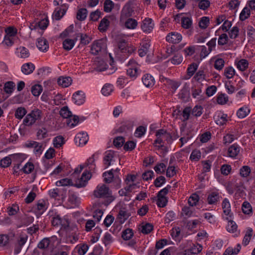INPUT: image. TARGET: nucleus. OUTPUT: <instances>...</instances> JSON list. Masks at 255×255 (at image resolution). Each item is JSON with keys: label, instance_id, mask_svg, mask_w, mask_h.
<instances>
[{"label": "nucleus", "instance_id": "nucleus-60", "mask_svg": "<svg viewBox=\"0 0 255 255\" xmlns=\"http://www.w3.org/2000/svg\"><path fill=\"white\" fill-rule=\"evenodd\" d=\"M5 32L6 33V36H9L12 37L17 33V29L13 26H9L5 28Z\"/></svg>", "mask_w": 255, "mask_h": 255}, {"label": "nucleus", "instance_id": "nucleus-35", "mask_svg": "<svg viewBox=\"0 0 255 255\" xmlns=\"http://www.w3.org/2000/svg\"><path fill=\"white\" fill-rule=\"evenodd\" d=\"M248 61L244 59H241L236 63L238 69L241 71H244L248 67Z\"/></svg>", "mask_w": 255, "mask_h": 255}, {"label": "nucleus", "instance_id": "nucleus-17", "mask_svg": "<svg viewBox=\"0 0 255 255\" xmlns=\"http://www.w3.org/2000/svg\"><path fill=\"white\" fill-rule=\"evenodd\" d=\"M37 48L41 51H47L49 48V44L47 40L44 37H40L37 39Z\"/></svg>", "mask_w": 255, "mask_h": 255}, {"label": "nucleus", "instance_id": "nucleus-26", "mask_svg": "<svg viewBox=\"0 0 255 255\" xmlns=\"http://www.w3.org/2000/svg\"><path fill=\"white\" fill-rule=\"evenodd\" d=\"M156 137V139L154 141L153 145L157 149H159L160 148H163L162 149L163 150V153H166L167 152V148L166 147L164 146V139L160 137Z\"/></svg>", "mask_w": 255, "mask_h": 255}, {"label": "nucleus", "instance_id": "nucleus-3", "mask_svg": "<svg viewBox=\"0 0 255 255\" xmlns=\"http://www.w3.org/2000/svg\"><path fill=\"white\" fill-rule=\"evenodd\" d=\"M42 112L40 110L38 109L33 110L24 119L23 124L25 126H31L37 121L40 120Z\"/></svg>", "mask_w": 255, "mask_h": 255}, {"label": "nucleus", "instance_id": "nucleus-24", "mask_svg": "<svg viewBox=\"0 0 255 255\" xmlns=\"http://www.w3.org/2000/svg\"><path fill=\"white\" fill-rule=\"evenodd\" d=\"M240 150V147L237 144H234L229 148L228 155L231 157H236L239 153Z\"/></svg>", "mask_w": 255, "mask_h": 255}, {"label": "nucleus", "instance_id": "nucleus-57", "mask_svg": "<svg viewBox=\"0 0 255 255\" xmlns=\"http://www.w3.org/2000/svg\"><path fill=\"white\" fill-rule=\"evenodd\" d=\"M141 232L144 234L150 233L153 229V226L151 224L146 223L141 227Z\"/></svg>", "mask_w": 255, "mask_h": 255}, {"label": "nucleus", "instance_id": "nucleus-1", "mask_svg": "<svg viewBox=\"0 0 255 255\" xmlns=\"http://www.w3.org/2000/svg\"><path fill=\"white\" fill-rule=\"evenodd\" d=\"M93 194L96 198L106 199L103 203L106 206L109 205L114 199L112 191L105 184L99 185L94 190Z\"/></svg>", "mask_w": 255, "mask_h": 255}, {"label": "nucleus", "instance_id": "nucleus-19", "mask_svg": "<svg viewBox=\"0 0 255 255\" xmlns=\"http://www.w3.org/2000/svg\"><path fill=\"white\" fill-rule=\"evenodd\" d=\"M72 99L74 101V103L78 105L82 104L85 101V97L84 96V94L82 91H77L75 92L73 95Z\"/></svg>", "mask_w": 255, "mask_h": 255}, {"label": "nucleus", "instance_id": "nucleus-46", "mask_svg": "<svg viewBox=\"0 0 255 255\" xmlns=\"http://www.w3.org/2000/svg\"><path fill=\"white\" fill-rule=\"evenodd\" d=\"M50 243V238H45L42 239L38 244V248L40 249H45L48 247Z\"/></svg>", "mask_w": 255, "mask_h": 255}, {"label": "nucleus", "instance_id": "nucleus-55", "mask_svg": "<svg viewBox=\"0 0 255 255\" xmlns=\"http://www.w3.org/2000/svg\"><path fill=\"white\" fill-rule=\"evenodd\" d=\"M125 141V138L122 136H118L113 141V144L117 148L122 147Z\"/></svg>", "mask_w": 255, "mask_h": 255}, {"label": "nucleus", "instance_id": "nucleus-38", "mask_svg": "<svg viewBox=\"0 0 255 255\" xmlns=\"http://www.w3.org/2000/svg\"><path fill=\"white\" fill-rule=\"evenodd\" d=\"M113 169H112L108 172H105L103 173V176L104 177V181L107 183H110L113 181L114 176L113 172Z\"/></svg>", "mask_w": 255, "mask_h": 255}, {"label": "nucleus", "instance_id": "nucleus-50", "mask_svg": "<svg viewBox=\"0 0 255 255\" xmlns=\"http://www.w3.org/2000/svg\"><path fill=\"white\" fill-rule=\"evenodd\" d=\"M199 200V197L197 194H192L188 199V204L191 206H195Z\"/></svg>", "mask_w": 255, "mask_h": 255}, {"label": "nucleus", "instance_id": "nucleus-56", "mask_svg": "<svg viewBox=\"0 0 255 255\" xmlns=\"http://www.w3.org/2000/svg\"><path fill=\"white\" fill-rule=\"evenodd\" d=\"M193 78L198 82H202L205 80L204 72L203 70H199L196 73Z\"/></svg>", "mask_w": 255, "mask_h": 255}, {"label": "nucleus", "instance_id": "nucleus-31", "mask_svg": "<svg viewBox=\"0 0 255 255\" xmlns=\"http://www.w3.org/2000/svg\"><path fill=\"white\" fill-rule=\"evenodd\" d=\"M87 13L88 10L86 8H80L78 10L77 12L76 18L80 21H83L86 19Z\"/></svg>", "mask_w": 255, "mask_h": 255}, {"label": "nucleus", "instance_id": "nucleus-43", "mask_svg": "<svg viewBox=\"0 0 255 255\" xmlns=\"http://www.w3.org/2000/svg\"><path fill=\"white\" fill-rule=\"evenodd\" d=\"M49 23L48 19L44 18L40 21L34 24V28L39 27L41 29H45L47 28Z\"/></svg>", "mask_w": 255, "mask_h": 255}, {"label": "nucleus", "instance_id": "nucleus-61", "mask_svg": "<svg viewBox=\"0 0 255 255\" xmlns=\"http://www.w3.org/2000/svg\"><path fill=\"white\" fill-rule=\"evenodd\" d=\"M198 7L201 9L205 10L210 5V2L209 0H198Z\"/></svg>", "mask_w": 255, "mask_h": 255}, {"label": "nucleus", "instance_id": "nucleus-16", "mask_svg": "<svg viewBox=\"0 0 255 255\" xmlns=\"http://www.w3.org/2000/svg\"><path fill=\"white\" fill-rule=\"evenodd\" d=\"M37 218L40 216L46 210V207L45 201H38L33 208Z\"/></svg>", "mask_w": 255, "mask_h": 255}, {"label": "nucleus", "instance_id": "nucleus-53", "mask_svg": "<svg viewBox=\"0 0 255 255\" xmlns=\"http://www.w3.org/2000/svg\"><path fill=\"white\" fill-rule=\"evenodd\" d=\"M209 22V18L208 17L204 16L201 18L199 21V26L202 29H205L208 27Z\"/></svg>", "mask_w": 255, "mask_h": 255}, {"label": "nucleus", "instance_id": "nucleus-64", "mask_svg": "<svg viewBox=\"0 0 255 255\" xmlns=\"http://www.w3.org/2000/svg\"><path fill=\"white\" fill-rule=\"evenodd\" d=\"M11 163V159L9 157L6 156L2 159L0 162V166L2 168L8 167Z\"/></svg>", "mask_w": 255, "mask_h": 255}, {"label": "nucleus", "instance_id": "nucleus-15", "mask_svg": "<svg viewBox=\"0 0 255 255\" xmlns=\"http://www.w3.org/2000/svg\"><path fill=\"white\" fill-rule=\"evenodd\" d=\"M222 207L223 210L224 214L227 216V217L232 218L233 214L231 213V205L228 199L225 198L222 203Z\"/></svg>", "mask_w": 255, "mask_h": 255}, {"label": "nucleus", "instance_id": "nucleus-62", "mask_svg": "<svg viewBox=\"0 0 255 255\" xmlns=\"http://www.w3.org/2000/svg\"><path fill=\"white\" fill-rule=\"evenodd\" d=\"M225 64V61L222 58H218L215 61L214 67L216 69L221 70L223 69Z\"/></svg>", "mask_w": 255, "mask_h": 255}, {"label": "nucleus", "instance_id": "nucleus-45", "mask_svg": "<svg viewBox=\"0 0 255 255\" xmlns=\"http://www.w3.org/2000/svg\"><path fill=\"white\" fill-rule=\"evenodd\" d=\"M114 3L111 0H106L104 3V10L105 12H111L114 8Z\"/></svg>", "mask_w": 255, "mask_h": 255}, {"label": "nucleus", "instance_id": "nucleus-6", "mask_svg": "<svg viewBox=\"0 0 255 255\" xmlns=\"http://www.w3.org/2000/svg\"><path fill=\"white\" fill-rule=\"evenodd\" d=\"M117 42L118 47L122 53H125L127 50L128 42L127 37L125 35H119L117 36Z\"/></svg>", "mask_w": 255, "mask_h": 255}, {"label": "nucleus", "instance_id": "nucleus-39", "mask_svg": "<svg viewBox=\"0 0 255 255\" xmlns=\"http://www.w3.org/2000/svg\"><path fill=\"white\" fill-rule=\"evenodd\" d=\"M113 91V85L110 84L105 85L101 90L102 93L105 96L110 95Z\"/></svg>", "mask_w": 255, "mask_h": 255}, {"label": "nucleus", "instance_id": "nucleus-51", "mask_svg": "<svg viewBox=\"0 0 255 255\" xmlns=\"http://www.w3.org/2000/svg\"><path fill=\"white\" fill-rule=\"evenodd\" d=\"M64 144V138L62 136H57L53 139V144L55 147L59 148Z\"/></svg>", "mask_w": 255, "mask_h": 255}, {"label": "nucleus", "instance_id": "nucleus-21", "mask_svg": "<svg viewBox=\"0 0 255 255\" xmlns=\"http://www.w3.org/2000/svg\"><path fill=\"white\" fill-rule=\"evenodd\" d=\"M120 23L128 28V6L126 4L121 13Z\"/></svg>", "mask_w": 255, "mask_h": 255}, {"label": "nucleus", "instance_id": "nucleus-44", "mask_svg": "<svg viewBox=\"0 0 255 255\" xmlns=\"http://www.w3.org/2000/svg\"><path fill=\"white\" fill-rule=\"evenodd\" d=\"M27 111L23 107L18 108L15 112V117L18 119H21L26 114Z\"/></svg>", "mask_w": 255, "mask_h": 255}, {"label": "nucleus", "instance_id": "nucleus-10", "mask_svg": "<svg viewBox=\"0 0 255 255\" xmlns=\"http://www.w3.org/2000/svg\"><path fill=\"white\" fill-rule=\"evenodd\" d=\"M52 225L55 227L61 226L64 228H66L69 226L67 220L62 219L59 215H55L51 221Z\"/></svg>", "mask_w": 255, "mask_h": 255}, {"label": "nucleus", "instance_id": "nucleus-36", "mask_svg": "<svg viewBox=\"0 0 255 255\" xmlns=\"http://www.w3.org/2000/svg\"><path fill=\"white\" fill-rule=\"evenodd\" d=\"M253 230L251 228H249L246 231V234L243 240V245L245 246L248 245L250 242L251 237L252 236Z\"/></svg>", "mask_w": 255, "mask_h": 255}, {"label": "nucleus", "instance_id": "nucleus-63", "mask_svg": "<svg viewBox=\"0 0 255 255\" xmlns=\"http://www.w3.org/2000/svg\"><path fill=\"white\" fill-rule=\"evenodd\" d=\"M228 36L227 34L223 33L219 37L218 44L219 45H224L227 43L228 41Z\"/></svg>", "mask_w": 255, "mask_h": 255}, {"label": "nucleus", "instance_id": "nucleus-7", "mask_svg": "<svg viewBox=\"0 0 255 255\" xmlns=\"http://www.w3.org/2000/svg\"><path fill=\"white\" fill-rule=\"evenodd\" d=\"M221 197L218 192L212 191L208 193L206 201L209 205H216L220 202Z\"/></svg>", "mask_w": 255, "mask_h": 255}, {"label": "nucleus", "instance_id": "nucleus-32", "mask_svg": "<svg viewBox=\"0 0 255 255\" xmlns=\"http://www.w3.org/2000/svg\"><path fill=\"white\" fill-rule=\"evenodd\" d=\"M235 73V70L233 67L228 66L225 68L224 75L227 79H230L234 76Z\"/></svg>", "mask_w": 255, "mask_h": 255}, {"label": "nucleus", "instance_id": "nucleus-23", "mask_svg": "<svg viewBox=\"0 0 255 255\" xmlns=\"http://www.w3.org/2000/svg\"><path fill=\"white\" fill-rule=\"evenodd\" d=\"M110 21L108 19V17L106 16L101 20L98 26V29L100 32H105L108 29Z\"/></svg>", "mask_w": 255, "mask_h": 255}, {"label": "nucleus", "instance_id": "nucleus-8", "mask_svg": "<svg viewBox=\"0 0 255 255\" xmlns=\"http://www.w3.org/2000/svg\"><path fill=\"white\" fill-rule=\"evenodd\" d=\"M182 39L181 34L176 32H170L166 37V40L172 43H178Z\"/></svg>", "mask_w": 255, "mask_h": 255}, {"label": "nucleus", "instance_id": "nucleus-13", "mask_svg": "<svg viewBox=\"0 0 255 255\" xmlns=\"http://www.w3.org/2000/svg\"><path fill=\"white\" fill-rule=\"evenodd\" d=\"M154 24L151 18H146L143 21L141 28L144 32L149 33L153 29Z\"/></svg>", "mask_w": 255, "mask_h": 255}, {"label": "nucleus", "instance_id": "nucleus-18", "mask_svg": "<svg viewBox=\"0 0 255 255\" xmlns=\"http://www.w3.org/2000/svg\"><path fill=\"white\" fill-rule=\"evenodd\" d=\"M142 81L146 87H151L155 84L154 78L149 74H146L143 76Z\"/></svg>", "mask_w": 255, "mask_h": 255}, {"label": "nucleus", "instance_id": "nucleus-11", "mask_svg": "<svg viewBox=\"0 0 255 255\" xmlns=\"http://www.w3.org/2000/svg\"><path fill=\"white\" fill-rule=\"evenodd\" d=\"M68 201L72 207L79 206L80 203L79 198L77 196L76 193L72 190H69V191Z\"/></svg>", "mask_w": 255, "mask_h": 255}, {"label": "nucleus", "instance_id": "nucleus-52", "mask_svg": "<svg viewBox=\"0 0 255 255\" xmlns=\"http://www.w3.org/2000/svg\"><path fill=\"white\" fill-rule=\"evenodd\" d=\"M34 165L31 162H27L22 168L20 170H22V171L26 174H28L31 173L33 170L34 169Z\"/></svg>", "mask_w": 255, "mask_h": 255}, {"label": "nucleus", "instance_id": "nucleus-37", "mask_svg": "<svg viewBox=\"0 0 255 255\" xmlns=\"http://www.w3.org/2000/svg\"><path fill=\"white\" fill-rule=\"evenodd\" d=\"M75 44V40L71 39H66L63 42V48L66 50H71Z\"/></svg>", "mask_w": 255, "mask_h": 255}, {"label": "nucleus", "instance_id": "nucleus-54", "mask_svg": "<svg viewBox=\"0 0 255 255\" xmlns=\"http://www.w3.org/2000/svg\"><path fill=\"white\" fill-rule=\"evenodd\" d=\"M19 51L20 57L21 58H26L29 56L30 53L29 50L24 47H20L17 48Z\"/></svg>", "mask_w": 255, "mask_h": 255}, {"label": "nucleus", "instance_id": "nucleus-27", "mask_svg": "<svg viewBox=\"0 0 255 255\" xmlns=\"http://www.w3.org/2000/svg\"><path fill=\"white\" fill-rule=\"evenodd\" d=\"M232 218H230V217H226L225 219L226 220L228 221V224L226 227L227 230L229 232L231 233H235L237 229L238 226L236 224V223L233 221L232 220H231Z\"/></svg>", "mask_w": 255, "mask_h": 255}, {"label": "nucleus", "instance_id": "nucleus-41", "mask_svg": "<svg viewBox=\"0 0 255 255\" xmlns=\"http://www.w3.org/2000/svg\"><path fill=\"white\" fill-rule=\"evenodd\" d=\"M31 93L34 96H38L42 91V87L40 85L36 84L32 86Z\"/></svg>", "mask_w": 255, "mask_h": 255}, {"label": "nucleus", "instance_id": "nucleus-33", "mask_svg": "<svg viewBox=\"0 0 255 255\" xmlns=\"http://www.w3.org/2000/svg\"><path fill=\"white\" fill-rule=\"evenodd\" d=\"M182 27L185 29H189L192 25L191 18L188 17H183L181 18Z\"/></svg>", "mask_w": 255, "mask_h": 255}, {"label": "nucleus", "instance_id": "nucleus-14", "mask_svg": "<svg viewBox=\"0 0 255 255\" xmlns=\"http://www.w3.org/2000/svg\"><path fill=\"white\" fill-rule=\"evenodd\" d=\"M91 174L89 171H84L82 175L80 178L81 182L79 183H76L74 186L77 188H81L85 187L86 185L87 181L91 178Z\"/></svg>", "mask_w": 255, "mask_h": 255}, {"label": "nucleus", "instance_id": "nucleus-42", "mask_svg": "<svg viewBox=\"0 0 255 255\" xmlns=\"http://www.w3.org/2000/svg\"><path fill=\"white\" fill-rule=\"evenodd\" d=\"M243 212L245 214H250L252 213L251 205L247 201H245L242 206Z\"/></svg>", "mask_w": 255, "mask_h": 255}, {"label": "nucleus", "instance_id": "nucleus-4", "mask_svg": "<svg viewBox=\"0 0 255 255\" xmlns=\"http://www.w3.org/2000/svg\"><path fill=\"white\" fill-rule=\"evenodd\" d=\"M139 65L133 59L128 61V78L131 80L135 79L140 74Z\"/></svg>", "mask_w": 255, "mask_h": 255}, {"label": "nucleus", "instance_id": "nucleus-49", "mask_svg": "<svg viewBox=\"0 0 255 255\" xmlns=\"http://www.w3.org/2000/svg\"><path fill=\"white\" fill-rule=\"evenodd\" d=\"M15 86L14 82L8 81L5 83L4 91L6 93L10 94L12 92L13 88Z\"/></svg>", "mask_w": 255, "mask_h": 255}, {"label": "nucleus", "instance_id": "nucleus-34", "mask_svg": "<svg viewBox=\"0 0 255 255\" xmlns=\"http://www.w3.org/2000/svg\"><path fill=\"white\" fill-rule=\"evenodd\" d=\"M77 37H80V43L84 45L88 44L92 40L88 35L82 33H77Z\"/></svg>", "mask_w": 255, "mask_h": 255}, {"label": "nucleus", "instance_id": "nucleus-59", "mask_svg": "<svg viewBox=\"0 0 255 255\" xmlns=\"http://www.w3.org/2000/svg\"><path fill=\"white\" fill-rule=\"evenodd\" d=\"M183 60V57L181 54H175L170 60L171 62L173 64H179Z\"/></svg>", "mask_w": 255, "mask_h": 255}, {"label": "nucleus", "instance_id": "nucleus-58", "mask_svg": "<svg viewBox=\"0 0 255 255\" xmlns=\"http://www.w3.org/2000/svg\"><path fill=\"white\" fill-rule=\"evenodd\" d=\"M251 173V168L248 166H243L240 170V173L243 177H248Z\"/></svg>", "mask_w": 255, "mask_h": 255}, {"label": "nucleus", "instance_id": "nucleus-5", "mask_svg": "<svg viewBox=\"0 0 255 255\" xmlns=\"http://www.w3.org/2000/svg\"><path fill=\"white\" fill-rule=\"evenodd\" d=\"M106 40L104 39H100L95 40L91 45V52L94 55H97L102 50L106 48Z\"/></svg>", "mask_w": 255, "mask_h": 255}, {"label": "nucleus", "instance_id": "nucleus-2", "mask_svg": "<svg viewBox=\"0 0 255 255\" xmlns=\"http://www.w3.org/2000/svg\"><path fill=\"white\" fill-rule=\"evenodd\" d=\"M60 115L63 118L66 119V123L68 126L73 127L79 121V118L77 116H72V113L69 111L67 106L63 107L60 111Z\"/></svg>", "mask_w": 255, "mask_h": 255}, {"label": "nucleus", "instance_id": "nucleus-30", "mask_svg": "<svg viewBox=\"0 0 255 255\" xmlns=\"http://www.w3.org/2000/svg\"><path fill=\"white\" fill-rule=\"evenodd\" d=\"M250 112V110L247 107H243L239 109L237 112V116L241 119L245 118Z\"/></svg>", "mask_w": 255, "mask_h": 255}, {"label": "nucleus", "instance_id": "nucleus-48", "mask_svg": "<svg viewBox=\"0 0 255 255\" xmlns=\"http://www.w3.org/2000/svg\"><path fill=\"white\" fill-rule=\"evenodd\" d=\"M197 68L198 65L196 63H193L190 65L187 70V73L189 76V78L194 75Z\"/></svg>", "mask_w": 255, "mask_h": 255}, {"label": "nucleus", "instance_id": "nucleus-29", "mask_svg": "<svg viewBox=\"0 0 255 255\" xmlns=\"http://www.w3.org/2000/svg\"><path fill=\"white\" fill-rule=\"evenodd\" d=\"M66 11V8L57 7L55 9L54 13L53 16L55 20H60L63 16L65 14Z\"/></svg>", "mask_w": 255, "mask_h": 255}, {"label": "nucleus", "instance_id": "nucleus-22", "mask_svg": "<svg viewBox=\"0 0 255 255\" xmlns=\"http://www.w3.org/2000/svg\"><path fill=\"white\" fill-rule=\"evenodd\" d=\"M128 219V211L126 207H122L120 209L117 219L121 224H123Z\"/></svg>", "mask_w": 255, "mask_h": 255}, {"label": "nucleus", "instance_id": "nucleus-47", "mask_svg": "<svg viewBox=\"0 0 255 255\" xmlns=\"http://www.w3.org/2000/svg\"><path fill=\"white\" fill-rule=\"evenodd\" d=\"M250 9L246 7L243 8L240 15V20L243 21L247 19L250 15Z\"/></svg>", "mask_w": 255, "mask_h": 255}, {"label": "nucleus", "instance_id": "nucleus-28", "mask_svg": "<svg viewBox=\"0 0 255 255\" xmlns=\"http://www.w3.org/2000/svg\"><path fill=\"white\" fill-rule=\"evenodd\" d=\"M57 83L59 86L67 87L71 84L72 79L70 77H60L58 79Z\"/></svg>", "mask_w": 255, "mask_h": 255}, {"label": "nucleus", "instance_id": "nucleus-12", "mask_svg": "<svg viewBox=\"0 0 255 255\" xmlns=\"http://www.w3.org/2000/svg\"><path fill=\"white\" fill-rule=\"evenodd\" d=\"M140 48L138 49V55L140 57H143L146 55L149 51L150 47V41L149 40L142 41L140 43Z\"/></svg>", "mask_w": 255, "mask_h": 255}, {"label": "nucleus", "instance_id": "nucleus-40", "mask_svg": "<svg viewBox=\"0 0 255 255\" xmlns=\"http://www.w3.org/2000/svg\"><path fill=\"white\" fill-rule=\"evenodd\" d=\"M146 129L144 126H140L137 127L134 133V135L136 137H141L145 133Z\"/></svg>", "mask_w": 255, "mask_h": 255}, {"label": "nucleus", "instance_id": "nucleus-9", "mask_svg": "<svg viewBox=\"0 0 255 255\" xmlns=\"http://www.w3.org/2000/svg\"><path fill=\"white\" fill-rule=\"evenodd\" d=\"M89 139L88 135L86 132H81L78 133L74 139L75 143L79 146L85 145Z\"/></svg>", "mask_w": 255, "mask_h": 255}, {"label": "nucleus", "instance_id": "nucleus-25", "mask_svg": "<svg viewBox=\"0 0 255 255\" xmlns=\"http://www.w3.org/2000/svg\"><path fill=\"white\" fill-rule=\"evenodd\" d=\"M35 66L32 63L24 64L21 67V71L25 75H28L33 72Z\"/></svg>", "mask_w": 255, "mask_h": 255}, {"label": "nucleus", "instance_id": "nucleus-20", "mask_svg": "<svg viewBox=\"0 0 255 255\" xmlns=\"http://www.w3.org/2000/svg\"><path fill=\"white\" fill-rule=\"evenodd\" d=\"M114 155L115 153L113 151L110 150L106 152L104 157V164L106 167H108L111 164V162L113 161Z\"/></svg>", "mask_w": 255, "mask_h": 255}]
</instances>
